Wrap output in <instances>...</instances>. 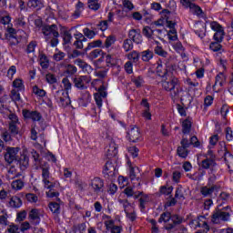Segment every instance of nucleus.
Segmentation results:
<instances>
[{
    "label": "nucleus",
    "instance_id": "obj_29",
    "mask_svg": "<svg viewBox=\"0 0 233 233\" xmlns=\"http://www.w3.org/2000/svg\"><path fill=\"white\" fill-rule=\"evenodd\" d=\"M189 179H192V181H201L205 176H207V171L204 169L199 168L198 171H196L193 174H187V175Z\"/></svg>",
    "mask_w": 233,
    "mask_h": 233
},
{
    "label": "nucleus",
    "instance_id": "obj_10",
    "mask_svg": "<svg viewBox=\"0 0 233 233\" xmlns=\"http://www.w3.org/2000/svg\"><path fill=\"white\" fill-rule=\"evenodd\" d=\"M228 219H230V213L225 209L217 210L211 216V222L214 225H219L221 221H228Z\"/></svg>",
    "mask_w": 233,
    "mask_h": 233
},
{
    "label": "nucleus",
    "instance_id": "obj_41",
    "mask_svg": "<svg viewBox=\"0 0 233 233\" xmlns=\"http://www.w3.org/2000/svg\"><path fill=\"white\" fill-rule=\"evenodd\" d=\"M139 172V167H130L129 168V177L131 181H139V177H137V173Z\"/></svg>",
    "mask_w": 233,
    "mask_h": 233
},
{
    "label": "nucleus",
    "instance_id": "obj_32",
    "mask_svg": "<svg viewBox=\"0 0 233 233\" xmlns=\"http://www.w3.org/2000/svg\"><path fill=\"white\" fill-rule=\"evenodd\" d=\"M38 59L39 65L42 68L46 69L50 66V60H48V56L44 53H39Z\"/></svg>",
    "mask_w": 233,
    "mask_h": 233
},
{
    "label": "nucleus",
    "instance_id": "obj_45",
    "mask_svg": "<svg viewBox=\"0 0 233 233\" xmlns=\"http://www.w3.org/2000/svg\"><path fill=\"white\" fill-rule=\"evenodd\" d=\"M114 43H116V36L114 35L107 36L104 44V48H106V50H109L110 46H112Z\"/></svg>",
    "mask_w": 233,
    "mask_h": 233
},
{
    "label": "nucleus",
    "instance_id": "obj_39",
    "mask_svg": "<svg viewBox=\"0 0 233 233\" xmlns=\"http://www.w3.org/2000/svg\"><path fill=\"white\" fill-rule=\"evenodd\" d=\"M87 6L90 10L97 12L101 8V3L99 0H87Z\"/></svg>",
    "mask_w": 233,
    "mask_h": 233
},
{
    "label": "nucleus",
    "instance_id": "obj_51",
    "mask_svg": "<svg viewBox=\"0 0 233 233\" xmlns=\"http://www.w3.org/2000/svg\"><path fill=\"white\" fill-rule=\"evenodd\" d=\"M177 152L179 157L184 159L188 156V149L187 147H183V146L178 147Z\"/></svg>",
    "mask_w": 233,
    "mask_h": 233
},
{
    "label": "nucleus",
    "instance_id": "obj_63",
    "mask_svg": "<svg viewBox=\"0 0 233 233\" xmlns=\"http://www.w3.org/2000/svg\"><path fill=\"white\" fill-rule=\"evenodd\" d=\"M12 21V18L8 15V14H5L4 15H0V23L2 25H8Z\"/></svg>",
    "mask_w": 233,
    "mask_h": 233
},
{
    "label": "nucleus",
    "instance_id": "obj_50",
    "mask_svg": "<svg viewBox=\"0 0 233 233\" xmlns=\"http://www.w3.org/2000/svg\"><path fill=\"white\" fill-rule=\"evenodd\" d=\"M139 53L137 51H132L131 53H129L127 55V59H129V61L133 62V63H137V61H139Z\"/></svg>",
    "mask_w": 233,
    "mask_h": 233
},
{
    "label": "nucleus",
    "instance_id": "obj_38",
    "mask_svg": "<svg viewBox=\"0 0 233 233\" xmlns=\"http://www.w3.org/2000/svg\"><path fill=\"white\" fill-rule=\"evenodd\" d=\"M156 45L157 46L154 49L155 54H157V56H160V57H168V52L163 49V47L161 46V44L156 41Z\"/></svg>",
    "mask_w": 233,
    "mask_h": 233
},
{
    "label": "nucleus",
    "instance_id": "obj_36",
    "mask_svg": "<svg viewBox=\"0 0 233 233\" xmlns=\"http://www.w3.org/2000/svg\"><path fill=\"white\" fill-rule=\"evenodd\" d=\"M27 6L35 10H41L45 5L41 0H28Z\"/></svg>",
    "mask_w": 233,
    "mask_h": 233
},
{
    "label": "nucleus",
    "instance_id": "obj_13",
    "mask_svg": "<svg viewBox=\"0 0 233 233\" xmlns=\"http://www.w3.org/2000/svg\"><path fill=\"white\" fill-rule=\"evenodd\" d=\"M91 81L92 77H90V76H80L74 79L76 88H79L80 90L88 88V85Z\"/></svg>",
    "mask_w": 233,
    "mask_h": 233
},
{
    "label": "nucleus",
    "instance_id": "obj_23",
    "mask_svg": "<svg viewBox=\"0 0 233 233\" xmlns=\"http://www.w3.org/2000/svg\"><path fill=\"white\" fill-rule=\"evenodd\" d=\"M218 190V186H204L200 187V194L203 198H212V194Z\"/></svg>",
    "mask_w": 233,
    "mask_h": 233
},
{
    "label": "nucleus",
    "instance_id": "obj_53",
    "mask_svg": "<svg viewBox=\"0 0 233 233\" xmlns=\"http://www.w3.org/2000/svg\"><path fill=\"white\" fill-rule=\"evenodd\" d=\"M143 35L145 37H147V39H152V34H154V29H152L150 26H145L142 30Z\"/></svg>",
    "mask_w": 233,
    "mask_h": 233
},
{
    "label": "nucleus",
    "instance_id": "obj_43",
    "mask_svg": "<svg viewBox=\"0 0 233 233\" xmlns=\"http://www.w3.org/2000/svg\"><path fill=\"white\" fill-rule=\"evenodd\" d=\"M1 137L4 143H7L8 145H10L12 141H14V138L12 137V134L8 132V130H4V132L1 135Z\"/></svg>",
    "mask_w": 233,
    "mask_h": 233
},
{
    "label": "nucleus",
    "instance_id": "obj_28",
    "mask_svg": "<svg viewBox=\"0 0 233 233\" xmlns=\"http://www.w3.org/2000/svg\"><path fill=\"white\" fill-rule=\"evenodd\" d=\"M8 207L10 208H21L23 207V200L17 196H13L8 201Z\"/></svg>",
    "mask_w": 233,
    "mask_h": 233
},
{
    "label": "nucleus",
    "instance_id": "obj_7",
    "mask_svg": "<svg viewBox=\"0 0 233 233\" xmlns=\"http://www.w3.org/2000/svg\"><path fill=\"white\" fill-rule=\"evenodd\" d=\"M119 205H121L124 208V212L126 217L129 221H136L137 215L136 214V208L134 205L128 202V199H123L120 197L117 198Z\"/></svg>",
    "mask_w": 233,
    "mask_h": 233
},
{
    "label": "nucleus",
    "instance_id": "obj_49",
    "mask_svg": "<svg viewBox=\"0 0 233 233\" xmlns=\"http://www.w3.org/2000/svg\"><path fill=\"white\" fill-rule=\"evenodd\" d=\"M46 81L49 85H56V83H57V77L56 76V75L48 73L46 75Z\"/></svg>",
    "mask_w": 233,
    "mask_h": 233
},
{
    "label": "nucleus",
    "instance_id": "obj_56",
    "mask_svg": "<svg viewBox=\"0 0 233 233\" xmlns=\"http://www.w3.org/2000/svg\"><path fill=\"white\" fill-rule=\"evenodd\" d=\"M11 99L15 103H17V101H21V94H19V91L16 89H13L11 91Z\"/></svg>",
    "mask_w": 233,
    "mask_h": 233
},
{
    "label": "nucleus",
    "instance_id": "obj_59",
    "mask_svg": "<svg viewBox=\"0 0 233 233\" xmlns=\"http://www.w3.org/2000/svg\"><path fill=\"white\" fill-rule=\"evenodd\" d=\"M167 37L169 41H177V31L176 29H170L167 32Z\"/></svg>",
    "mask_w": 233,
    "mask_h": 233
},
{
    "label": "nucleus",
    "instance_id": "obj_35",
    "mask_svg": "<svg viewBox=\"0 0 233 233\" xmlns=\"http://www.w3.org/2000/svg\"><path fill=\"white\" fill-rule=\"evenodd\" d=\"M48 208L55 216H59L61 214V205H59V203L50 202Z\"/></svg>",
    "mask_w": 233,
    "mask_h": 233
},
{
    "label": "nucleus",
    "instance_id": "obj_57",
    "mask_svg": "<svg viewBox=\"0 0 233 233\" xmlns=\"http://www.w3.org/2000/svg\"><path fill=\"white\" fill-rule=\"evenodd\" d=\"M132 82L134 83L135 86H137V88H141V86H143L145 84V80L141 76L132 78Z\"/></svg>",
    "mask_w": 233,
    "mask_h": 233
},
{
    "label": "nucleus",
    "instance_id": "obj_15",
    "mask_svg": "<svg viewBox=\"0 0 233 233\" xmlns=\"http://www.w3.org/2000/svg\"><path fill=\"white\" fill-rule=\"evenodd\" d=\"M9 122V130L12 136H17L19 134V119L15 114H9L8 116Z\"/></svg>",
    "mask_w": 233,
    "mask_h": 233
},
{
    "label": "nucleus",
    "instance_id": "obj_44",
    "mask_svg": "<svg viewBox=\"0 0 233 233\" xmlns=\"http://www.w3.org/2000/svg\"><path fill=\"white\" fill-rule=\"evenodd\" d=\"M11 187L14 190H21L25 187V182L21 179H16L12 182Z\"/></svg>",
    "mask_w": 233,
    "mask_h": 233
},
{
    "label": "nucleus",
    "instance_id": "obj_14",
    "mask_svg": "<svg viewBox=\"0 0 233 233\" xmlns=\"http://www.w3.org/2000/svg\"><path fill=\"white\" fill-rule=\"evenodd\" d=\"M56 25H44L42 27V33L46 35V40L49 41L50 37H59V32L57 31Z\"/></svg>",
    "mask_w": 233,
    "mask_h": 233
},
{
    "label": "nucleus",
    "instance_id": "obj_19",
    "mask_svg": "<svg viewBox=\"0 0 233 233\" xmlns=\"http://www.w3.org/2000/svg\"><path fill=\"white\" fill-rule=\"evenodd\" d=\"M29 220L33 225H39L41 223V209H31L29 211Z\"/></svg>",
    "mask_w": 233,
    "mask_h": 233
},
{
    "label": "nucleus",
    "instance_id": "obj_8",
    "mask_svg": "<svg viewBox=\"0 0 233 233\" xmlns=\"http://www.w3.org/2000/svg\"><path fill=\"white\" fill-rule=\"evenodd\" d=\"M20 151H21V147H7L4 154V159L5 163H8V165H12L14 161H17V159H19Z\"/></svg>",
    "mask_w": 233,
    "mask_h": 233
},
{
    "label": "nucleus",
    "instance_id": "obj_62",
    "mask_svg": "<svg viewBox=\"0 0 233 233\" xmlns=\"http://www.w3.org/2000/svg\"><path fill=\"white\" fill-rule=\"evenodd\" d=\"M66 54H65L62 51H57L56 53L54 54L53 56V59L55 61H63V59H65Z\"/></svg>",
    "mask_w": 233,
    "mask_h": 233
},
{
    "label": "nucleus",
    "instance_id": "obj_26",
    "mask_svg": "<svg viewBox=\"0 0 233 233\" xmlns=\"http://www.w3.org/2000/svg\"><path fill=\"white\" fill-rule=\"evenodd\" d=\"M141 106H144V110L142 112V117L150 121L152 119V114L150 113V104H148V100L142 99Z\"/></svg>",
    "mask_w": 233,
    "mask_h": 233
},
{
    "label": "nucleus",
    "instance_id": "obj_60",
    "mask_svg": "<svg viewBox=\"0 0 233 233\" xmlns=\"http://www.w3.org/2000/svg\"><path fill=\"white\" fill-rule=\"evenodd\" d=\"M102 55H103V50L95 49L90 52L89 57H90V59H97V57H99V56H102Z\"/></svg>",
    "mask_w": 233,
    "mask_h": 233
},
{
    "label": "nucleus",
    "instance_id": "obj_58",
    "mask_svg": "<svg viewBox=\"0 0 233 233\" xmlns=\"http://www.w3.org/2000/svg\"><path fill=\"white\" fill-rule=\"evenodd\" d=\"M83 34L86 37H88V39H94V37H96V32L90 30L88 27L83 29Z\"/></svg>",
    "mask_w": 233,
    "mask_h": 233
},
{
    "label": "nucleus",
    "instance_id": "obj_55",
    "mask_svg": "<svg viewBox=\"0 0 233 233\" xmlns=\"http://www.w3.org/2000/svg\"><path fill=\"white\" fill-rule=\"evenodd\" d=\"M77 73V67L74 65H67L66 66V74H68V76H74V74Z\"/></svg>",
    "mask_w": 233,
    "mask_h": 233
},
{
    "label": "nucleus",
    "instance_id": "obj_11",
    "mask_svg": "<svg viewBox=\"0 0 233 233\" xmlns=\"http://www.w3.org/2000/svg\"><path fill=\"white\" fill-rule=\"evenodd\" d=\"M182 6L185 8H189V11L193 15H197L198 17H205V13H203V9L201 7L190 1L180 0Z\"/></svg>",
    "mask_w": 233,
    "mask_h": 233
},
{
    "label": "nucleus",
    "instance_id": "obj_31",
    "mask_svg": "<svg viewBox=\"0 0 233 233\" xmlns=\"http://www.w3.org/2000/svg\"><path fill=\"white\" fill-rule=\"evenodd\" d=\"M225 81H227V77L223 75V73H219L217 75L215 79V84L213 86V90L215 92H219V89H217V86H223L225 85Z\"/></svg>",
    "mask_w": 233,
    "mask_h": 233
},
{
    "label": "nucleus",
    "instance_id": "obj_33",
    "mask_svg": "<svg viewBox=\"0 0 233 233\" xmlns=\"http://www.w3.org/2000/svg\"><path fill=\"white\" fill-rule=\"evenodd\" d=\"M140 57L142 59V61H144L145 63H148V61L154 59V51H152L150 49L142 51L140 53Z\"/></svg>",
    "mask_w": 233,
    "mask_h": 233
},
{
    "label": "nucleus",
    "instance_id": "obj_4",
    "mask_svg": "<svg viewBox=\"0 0 233 233\" xmlns=\"http://www.w3.org/2000/svg\"><path fill=\"white\" fill-rule=\"evenodd\" d=\"M161 86L163 90L169 92L170 97L173 99V101L179 99V96L183 92V89L179 87V79L173 77L169 80H163L161 82Z\"/></svg>",
    "mask_w": 233,
    "mask_h": 233
},
{
    "label": "nucleus",
    "instance_id": "obj_17",
    "mask_svg": "<svg viewBox=\"0 0 233 233\" xmlns=\"http://www.w3.org/2000/svg\"><path fill=\"white\" fill-rule=\"evenodd\" d=\"M22 114L25 119H31L32 121H41L43 119V116L37 111L24 109Z\"/></svg>",
    "mask_w": 233,
    "mask_h": 233
},
{
    "label": "nucleus",
    "instance_id": "obj_30",
    "mask_svg": "<svg viewBox=\"0 0 233 233\" xmlns=\"http://www.w3.org/2000/svg\"><path fill=\"white\" fill-rule=\"evenodd\" d=\"M224 161L229 170V172H233V155L227 151V147H224Z\"/></svg>",
    "mask_w": 233,
    "mask_h": 233
},
{
    "label": "nucleus",
    "instance_id": "obj_2",
    "mask_svg": "<svg viewBox=\"0 0 233 233\" xmlns=\"http://www.w3.org/2000/svg\"><path fill=\"white\" fill-rule=\"evenodd\" d=\"M62 85L64 89L57 90L54 93V97L59 106H68L72 103L70 96L68 95L69 90H72V83L67 77L62 79Z\"/></svg>",
    "mask_w": 233,
    "mask_h": 233
},
{
    "label": "nucleus",
    "instance_id": "obj_40",
    "mask_svg": "<svg viewBox=\"0 0 233 233\" xmlns=\"http://www.w3.org/2000/svg\"><path fill=\"white\" fill-rule=\"evenodd\" d=\"M75 65H76V66H79V68H82V70H86V72H92V66L81 59H76L75 61Z\"/></svg>",
    "mask_w": 233,
    "mask_h": 233
},
{
    "label": "nucleus",
    "instance_id": "obj_16",
    "mask_svg": "<svg viewBox=\"0 0 233 233\" xmlns=\"http://www.w3.org/2000/svg\"><path fill=\"white\" fill-rule=\"evenodd\" d=\"M128 37L137 45H141V43H143V36L141 35V30L139 29H130L128 32Z\"/></svg>",
    "mask_w": 233,
    "mask_h": 233
},
{
    "label": "nucleus",
    "instance_id": "obj_6",
    "mask_svg": "<svg viewBox=\"0 0 233 233\" xmlns=\"http://www.w3.org/2000/svg\"><path fill=\"white\" fill-rule=\"evenodd\" d=\"M204 157L205 158L200 163L201 168L204 170H210L211 174H214V172H216V167H218L214 153H212L211 150H208Z\"/></svg>",
    "mask_w": 233,
    "mask_h": 233
},
{
    "label": "nucleus",
    "instance_id": "obj_3",
    "mask_svg": "<svg viewBox=\"0 0 233 233\" xmlns=\"http://www.w3.org/2000/svg\"><path fill=\"white\" fill-rule=\"evenodd\" d=\"M210 28L215 32L213 39H215L216 42L211 43L209 48L213 52H221L222 46L219 43L223 42V37H225V29H223V26L216 21L210 23Z\"/></svg>",
    "mask_w": 233,
    "mask_h": 233
},
{
    "label": "nucleus",
    "instance_id": "obj_24",
    "mask_svg": "<svg viewBox=\"0 0 233 233\" xmlns=\"http://www.w3.org/2000/svg\"><path fill=\"white\" fill-rule=\"evenodd\" d=\"M76 41L74 42L73 46L75 48L78 50H83V43H86V37L81 33H76L74 35Z\"/></svg>",
    "mask_w": 233,
    "mask_h": 233
},
{
    "label": "nucleus",
    "instance_id": "obj_48",
    "mask_svg": "<svg viewBox=\"0 0 233 233\" xmlns=\"http://www.w3.org/2000/svg\"><path fill=\"white\" fill-rule=\"evenodd\" d=\"M122 48H124L125 52H130V50L134 48V44L132 43V40L130 39L124 40Z\"/></svg>",
    "mask_w": 233,
    "mask_h": 233
},
{
    "label": "nucleus",
    "instance_id": "obj_22",
    "mask_svg": "<svg viewBox=\"0 0 233 233\" xmlns=\"http://www.w3.org/2000/svg\"><path fill=\"white\" fill-rule=\"evenodd\" d=\"M103 174L107 177H114L116 176V166L112 161H107L104 167Z\"/></svg>",
    "mask_w": 233,
    "mask_h": 233
},
{
    "label": "nucleus",
    "instance_id": "obj_12",
    "mask_svg": "<svg viewBox=\"0 0 233 233\" xmlns=\"http://www.w3.org/2000/svg\"><path fill=\"white\" fill-rule=\"evenodd\" d=\"M189 225L192 228H203L206 233L210 230V226L207 223V218L204 216H199L198 218L191 220Z\"/></svg>",
    "mask_w": 233,
    "mask_h": 233
},
{
    "label": "nucleus",
    "instance_id": "obj_54",
    "mask_svg": "<svg viewBox=\"0 0 233 233\" xmlns=\"http://www.w3.org/2000/svg\"><path fill=\"white\" fill-rule=\"evenodd\" d=\"M33 93H35V95L38 97H45V96H46V91H45V89L39 88L37 86L33 87Z\"/></svg>",
    "mask_w": 233,
    "mask_h": 233
},
{
    "label": "nucleus",
    "instance_id": "obj_64",
    "mask_svg": "<svg viewBox=\"0 0 233 233\" xmlns=\"http://www.w3.org/2000/svg\"><path fill=\"white\" fill-rule=\"evenodd\" d=\"M104 225L106 230H111L116 226V221H114V219L106 220L104 221Z\"/></svg>",
    "mask_w": 233,
    "mask_h": 233
},
{
    "label": "nucleus",
    "instance_id": "obj_27",
    "mask_svg": "<svg viewBox=\"0 0 233 233\" xmlns=\"http://www.w3.org/2000/svg\"><path fill=\"white\" fill-rule=\"evenodd\" d=\"M139 137H141V134L139 133V128L134 127H131L130 130L127 132V138L132 143H136Z\"/></svg>",
    "mask_w": 233,
    "mask_h": 233
},
{
    "label": "nucleus",
    "instance_id": "obj_34",
    "mask_svg": "<svg viewBox=\"0 0 233 233\" xmlns=\"http://www.w3.org/2000/svg\"><path fill=\"white\" fill-rule=\"evenodd\" d=\"M19 176H21V173L17 171V168L15 167L11 166L7 169V175H6L7 179H15V177H19Z\"/></svg>",
    "mask_w": 233,
    "mask_h": 233
},
{
    "label": "nucleus",
    "instance_id": "obj_61",
    "mask_svg": "<svg viewBox=\"0 0 233 233\" xmlns=\"http://www.w3.org/2000/svg\"><path fill=\"white\" fill-rule=\"evenodd\" d=\"M25 198L29 203H37L39 198L34 193H28L25 195Z\"/></svg>",
    "mask_w": 233,
    "mask_h": 233
},
{
    "label": "nucleus",
    "instance_id": "obj_1",
    "mask_svg": "<svg viewBox=\"0 0 233 233\" xmlns=\"http://www.w3.org/2000/svg\"><path fill=\"white\" fill-rule=\"evenodd\" d=\"M31 156L35 161L36 170H39V168L42 170V182L44 183L45 188L51 190L54 185L50 181V165L47 162H42L41 156L34 149L31 151Z\"/></svg>",
    "mask_w": 233,
    "mask_h": 233
},
{
    "label": "nucleus",
    "instance_id": "obj_20",
    "mask_svg": "<svg viewBox=\"0 0 233 233\" xmlns=\"http://www.w3.org/2000/svg\"><path fill=\"white\" fill-rule=\"evenodd\" d=\"M195 26V34L200 37V39H203L206 35L207 32V24L203 22H197L194 25Z\"/></svg>",
    "mask_w": 233,
    "mask_h": 233
},
{
    "label": "nucleus",
    "instance_id": "obj_47",
    "mask_svg": "<svg viewBox=\"0 0 233 233\" xmlns=\"http://www.w3.org/2000/svg\"><path fill=\"white\" fill-rule=\"evenodd\" d=\"M174 190L173 187L161 186L159 188L160 194L164 196H170Z\"/></svg>",
    "mask_w": 233,
    "mask_h": 233
},
{
    "label": "nucleus",
    "instance_id": "obj_18",
    "mask_svg": "<svg viewBox=\"0 0 233 233\" xmlns=\"http://www.w3.org/2000/svg\"><path fill=\"white\" fill-rule=\"evenodd\" d=\"M5 39H7L8 41H12L13 39V45H18L19 44V40H17V31L15 29H14V27H12L11 25H8L5 31Z\"/></svg>",
    "mask_w": 233,
    "mask_h": 233
},
{
    "label": "nucleus",
    "instance_id": "obj_21",
    "mask_svg": "<svg viewBox=\"0 0 233 233\" xmlns=\"http://www.w3.org/2000/svg\"><path fill=\"white\" fill-rule=\"evenodd\" d=\"M89 185L90 187H92L95 192L98 193L101 192V189L103 188V187H105V182H103V179H101L100 177H96L91 179Z\"/></svg>",
    "mask_w": 233,
    "mask_h": 233
},
{
    "label": "nucleus",
    "instance_id": "obj_25",
    "mask_svg": "<svg viewBox=\"0 0 233 233\" xmlns=\"http://www.w3.org/2000/svg\"><path fill=\"white\" fill-rule=\"evenodd\" d=\"M139 198V207L141 210H145L147 208V203L150 202V197L148 195H145L143 192H138L137 195H135V199Z\"/></svg>",
    "mask_w": 233,
    "mask_h": 233
},
{
    "label": "nucleus",
    "instance_id": "obj_46",
    "mask_svg": "<svg viewBox=\"0 0 233 233\" xmlns=\"http://www.w3.org/2000/svg\"><path fill=\"white\" fill-rule=\"evenodd\" d=\"M15 26L16 28H25L26 26V22L25 21V16H19L15 20Z\"/></svg>",
    "mask_w": 233,
    "mask_h": 233
},
{
    "label": "nucleus",
    "instance_id": "obj_42",
    "mask_svg": "<svg viewBox=\"0 0 233 233\" xmlns=\"http://www.w3.org/2000/svg\"><path fill=\"white\" fill-rule=\"evenodd\" d=\"M14 88L17 89L18 92H24L25 84L21 78H15L13 82Z\"/></svg>",
    "mask_w": 233,
    "mask_h": 233
},
{
    "label": "nucleus",
    "instance_id": "obj_52",
    "mask_svg": "<svg viewBox=\"0 0 233 233\" xmlns=\"http://www.w3.org/2000/svg\"><path fill=\"white\" fill-rule=\"evenodd\" d=\"M101 45H103V41L95 40L88 44V46L86 47V52H88V50H92V48H97V46H101Z\"/></svg>",
    "mask_w": 233,
    "mask_h": 233
},
{
    "label": "nucleus",
    "instance_id": "obj_9",
    "mask_svg": "<svg viewBox=\"0 0 233 233\" xmlns=\"http://www.w3.org/2000/svg\"><path fill=\"white\" fill-rule=\"evenodd\" d=\"M121 140L117 137L110 138L108 145L105 148L106 156L108 159H112V157H116L117 156V148L119 147L118 143Z\"/></svg>",
    "mask_w": 233,
    "mask_h": 233
},
{
    "label": "nucleus",
    "instance_id": "obj_5",
    "mask_svg": "<svg viewBox=\"0 0 233 233\" xmlns=\"http://www.w3.org/2000/svg\"><path fill=\"white\" fill-rule=\"evenodd\" d=\"M158 223L166 224V230H172L176 225H181V223H183V218L178 215H172L170 212H164L160 215Z\"/></svg>",
    "mask_w": 233,
    "mask_h": 233
},
{
    "label": "nucleus",
    "instance_id": "obj_37",
    "mask_svg": "<svg viewBox=\"0 0 233 233\" xmlns=\"http://www.w3.org/2000/svg\"><path fill=\"white\" fill-rule=\"evenodd\" d=\"M192 128V118L187 117L182 121V132L183 134H188Z\"/></svg>",
    "mask_w": 233,
    "mask_h": 233
}]
</instances>
